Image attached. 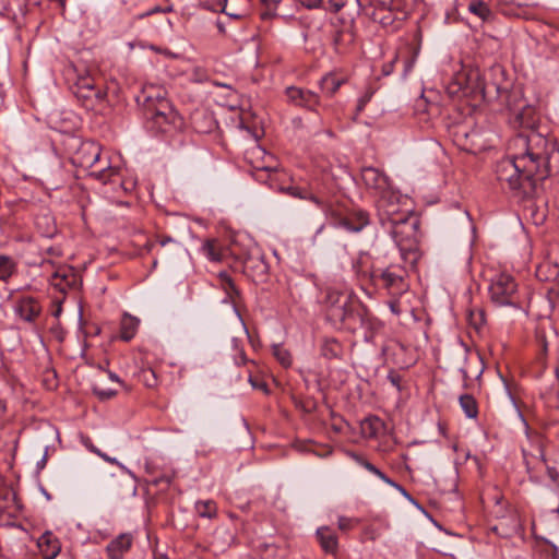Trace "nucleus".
<instances>
[{"mask_svg": "<svg viewBox=\"0 0 559 559\" xmlns=\"http://www.w3.org/2000/svg\"><path fill=\"white\" fill-rule=\"evenodd\" d=\"M516 120L526 131L512 141L519 151L496 165L497 179L507 183L516 197L533 198L538 185L547 177L559 173V147L552 138H547L534 128L538 121L537 111L532 106L524 107Z\"/></svg>", "mask_w": 559, "mask_h": 559, "instance_id": "1", "label": "nucleus"}, {"mask_svg": "<svg viewBox=\"0 0 559 559\" xmlns=\"http://www.w3.org/2000/svg\"><path fill=\"white\" fill-rule=\"evenodd\" d=\"M165 94L160 88H151L144 102L147 128L157 133H167L181 126L179 114Z\"/></svg>", "mask_w": 559, "mask_h": 559, "instance_id": "2", "label": "nucleus"}, {"mask_svg": "<svg viewBox=\"0 0 559 559\" xmlns=\"http://www.w3.org/2000/svg\"><path fill=\"white\" fill-rule=\"evenodd\" d=\"M325 305L326 317L335 326L356 330L362 324L360 306L350 294L328 288Z\"/></svg>", "mask_w": 559, "mask_h": 559, "instance_id": "3", "label": "nucleus"}, {"mask_svg": "<svg viewBox=\"0 0 559 559\" xmlns=\"http://www.w3.org/2000/svg\"><path fill=\"white\" fill-rule=\"evenodd\" d=\"M73 164L84 169H91L90 175L104 183L117 174V170L109 166L107 160H103L102 148L94 141H85L80 145L73 155Z\"/></svg>", "mask_w": 559, "mask_h": 559, "instance_id": "4", "label": "nucleus"}, {"mask_svg": "<svg viewBox=\"0 0 559 559\" xmlns=\"http://www.w3.org/2000/svg\"><path fill=\"white\" fill-rule=\"evenodd\" d=\"M370 278L391 297H401L408 292L407 271L400 263H391L388 266L372 265Z\"/></svg>", "mask_w": 559, "mask_h": 559, "instance_id": "5", "label": "nucleus"}, {"mask_svg": "<svg viewBox=\"0 0 559 559\" xmlns=\"http://www.w3.org/2000/svg\"><path fill=\"white\" fill-rule=\"evenodd\" d=\"M390 234L399 247L401 254L416 248L418 242V221L409 215H401L389 225Z\"/></svg>", "mask_w": 559, "mask_h": 559, "instance_id": "6", "label": "nucleus"}, {"mask_svg": "<svg viewBox=\"0 0 559 559\" xmlns=\"http://www.w3.org/2000/svg\"><path fill=\"white\" fill-rule=\"evenodd\" d=\"M72 92L86 109H94L102 104L107 96L103 86L98 85L88 72L78 76L72 86Z\"/></svg>", "mask_w": 559, "mask_h": 559, "instance_id": "7", "label": "nucleus"}, {"mask_svg": "<svg viewBox=\"0 0 559 559\" xmlns=\"http://www.w3.org/2000/svg\"><path fill=\"white\" fill-rule=\"evenodd\" d=\"M491 301L497 306L519 307L518 285L507 273L497 274L489 286Z\"/></svg>", "mask_w": 559, "mask_h": 559, "instance_id": "8", "label": "nucleus"}, {"mask_svg": "<svg viewBox=\"0 0 559 559\" xmlns=\"http://www.w3.org/2000/svg\"><path fill=\"white\" fill-rule=\"evenodd\" d=\"M257 170H258L257 178L259 180L266 181L272 189H278L293 198H297V199H301V200H310L322 211L329 210L326 202L319 199L317 195H314L313 193L309 192L308 190H306L304 188H300L297 186H292V185L287 186V187L277 186V179H278L280 174L275 169L270 168V167H263V168H258Z\"/></svg>", "mask_w": 559, "mask_h": 559, "instance_id": "9", "label": "nucleus"}, {"mask_svg": "<svg viewBox=\"0 0 559 559\" xmlns=\"http://www.w3.org/2000/svg\"><path fill=\"white\" fill-rule=\"evenodd\" d=\"M362 10L374 22L383 26H391L394 21V0H355Z\"/></svg>", "mask_w": 559, "mask_h": 559, "instance_id": "10", "label": "nucleus"}, {"mask_svg": "<svg viewBox=\"0 0 559 559\" xmlns=\"http://www.w3.org/2000/svg\"><path fill=\"white\" fill-rule=\"evenodd\" d=\"M328 211H324L326 216L332 219L335 226L343 227L344 229L358 233L361 231L366 226L369 225V214L362 210H355L347 215L337 213L330 204H328Z\"/></svg>", "mask_w": 559, "mask_h": 559, "instance_id": "11", "label": "nucleus"}, {"mask_svg": "<svg viewBox=\"0 0 559 559\" xmlns=\"http://www.w3.org/2000/svg\"><path fill=\"white\" fill-rule=\"evenodd\" d=\"M361 180L364 185L374 191L379 198L390 193L391 185L389 177L374 167H365L361 169Z\"/></svg>", "mask_w": 559, "mask_h": 559, "instance_id": "12", "label": "nucleus"}, {"mask_svg": "<svg viewBox=\"0 0 559 559\" xmlns=\"http://www.w3.org/2000/svg\"><path fill=\"white\" fill-rule=\"evenodd\" d=\"M285 94L290 104L316 111L320 104V97L317 93L297 86H289Z\"/></svg>", "mask_w": 559, "mask_h": 559, "instance_id": "13", "label": "nucleus"}, {"mask_svg": "<svg viewBox=\"0 0 559 559\" xmlns=\"http://www.w3.org/2000/svg\"><path fill=\"white\" fill-rule=\"evenodd\" d=\"M454 86H456V88L452 90V93L462 91L464 95L484 93L485 91V86L478 70H468L466 72L460 73L455 79L453 87Z\"/></svg>", "mask_w": 559, "mask_h": 559, "instance_id": "14", "label": "nucleus"}, {"mask_svg": "<svg viewBox=\"0 0 559 559\" xmlns=\"http://www.w3.org/2000/svg\"><path fill=\"white\" fill-rule=\"evenodd\" d=\"M400 195L393 190L386 195L379 198V210L381 212L382 224L385 225V221L389 225L393 224L395 219H399L401 215H409L408 212H402L399 206Z\"/></svg>", "mask_w": 559, "mask_h": 559, "instance_id": "15", "label": "nucleus"}, {"mask_svg": "<svg viewBox=\"0 0 559 559\" xmlns=\"http://www.w3.org/2000/svg\"><path fill=\"white\" fill-rule=\"evenodd\" d=\"M243 272L253 282H264L269 273V264L261 254H250L243 261Z\"/></svg>", "mask_w": 559, "mask_h": 559, "instance_id": "16", "label": "nucleus"}, {"mask_svg": "<svg viewBox=\"0 0 559 559\" xmlns=\"http://www.w3.org/2000/svg\"><path fill=\"white\" fill-rule=\"evenodd\" d=\"M15 313L25 322H34L41 312L38 300L32 296H24L16 300Z\"/></svg>", "mask_w": 559, "mask_h": 559, "instance_id": "17", "label": "nucleus"}, {"mask_svg": "<svg viewBox=\"0 0 559 559\" xmlns=\"http://www.w3.org/2000/svg\"><path fill=\"white\" fill-rule=\"evenodd\" d=\"M217 10L231 20H241L247 16L250 1L249 0H218Z\"/></svg>", "mask_w": 559, "mask_h": 559, "instance_id": "18", "label": "nucleus"}, {"mask_svg": "<svg viewBox=\"0 0 559 559\" xmlns=\"http://www.w3.org/2000/svg\"><path fill=\"white\" fill-rule=\"evenodd\" d=\"M133 537L129 533H122L114 538L106 547L107 556L110 559H122L130 550Z\"/></svg>", "mask_w": 559, "mask_h": 559, "instance_id": "19", "label": "nucleus"}, {"mask_svg": "<svg viewBox=\"0 0 559 559\" xmlns=\"http://www.w3.org/2000/svg\"><path fill=\"white\" fill-rule=\"evenodd\" d=\"M414 112L421 122H428L439 115L440 108L437 104L429 103L427 98L420 96L415 102Z\"/></svg>", "mask_w": 559, "mask_h": 559, "instance_id": "20", "label": "nucleus"}, {"mask_svg": "<svg viewBox=\"0 0 559 559\" xmlns=\"http://www.w3.org/2000/svg\"><path fill=\"white\" fill-rule=\"evenodd\" d=\"M219 287L225 292L226 297L224 302L233 304L234 308L238 306V298L240 297L233 278L226 273L221 272L217 276Z\"/></svg>", "mask_w": 559, "mask_h": 559, "instance_id": "21", "label": "nucleus"}, {"mask_svg": "<svg viewBox=\"0 0 559 559\" xmlns=\"http://www.w3.org/2000/svg\"><path fill=\"white\" fill-rule=\"evenodd\" d=\"M317 537L320 546L326 554L335 555L338 549V539L336 534L329 527L322 526L317 530Z\"/></svg>", "mask_w": 559, "mask_h": 559, "instance_id": "22", "label": "nucleus"}, {"mask_svg": "<svg viewBox=\"0 0 559 559\" xmlns=\"http://www.w3.org/2000/svg\"><path fill=\"white\" fill-rule=\"evenodd\" d=\"M346 82L344 76H340L334 72L326 73L320 80V88L328 96L333 97L338 88Z\"/></svg>", "mask_w": 559, "mask_h": 559, "instance_id": "23", "label": "nucleus"}, {"mask_svg": "<svg viewBox=\"0 0 559 559\" xmlns=\"http://www.w3.org/2000/svg\"><path fill=\"white\" fill-rule=\"evenodd\" d=\"M38 546L46 559H55L60 551L59 542L51 533H45L38 540Z\"/></svg>", "mask_w": 559, "mask_h": 559, "instance_id": "24", "label": "nucleus"}, {"mask_svg": "<svg viewBox=\"0 0 559 559\" xmlns=\"http://www.w3.org/2000/svg\"><path fill=\"white\" fill-rule=\"evenodd\" d=\"M139 328V320L132 316L126 314L121 320L120 337L121 340L131 341Z\"/></svg>", "mask_w": 559, "mask_h": 559, "instance_id": "25", "label": "nucleus"}, {"mask_svg": "<svg viewBox=\"0 0 559 559\" xmlns=\"http://www.w3.org/2000/svg\"><path fill=\"white\" fill-rule=\"evenodd\" d=\"M17 272V262L10 255L0 254V281L8 282Z\"/></svg>", "mask_w": 559, "mask_h": 559, "instance_id": "26", "label": "nucleus"}, {"mask_svg": "<svg viewBox=\"0 0 559 559\" xmlns=\"http://www.w3.org/2000/svg\"><path fill=\"white\" fill-rule=\"evenodd\" d=\"M361 432L367 438H376L383 428L382 420L377 416H371L361 421Z\"/></svg>", "mask_w": 559, "mask_h": 559, "instance_id": "27", "label": "nucleus"}, {"mask_svg": "<svg viewBox=\"0 0 559 559\" xmlns=\"http://www.w3.org/2000/svg\"><path fill=\"white\" fill-rule=\"evenodd\" d=\"M354 41V33L350 27L337 29L333 36L335 49L343 52L344 49Z\"/></svg>", "mask_w": 559, "mask_h": 559, "instance_id": "28", "label": "nucleus"}, {"mask_svg": "<svg viewBox=\"0 0 559 559\" xmlns=\"http://www.w3.org/2000/svg\"><path fill=\"white\" fill-rule=\"evenodd\" d=\"M203 254L211 261L218 262L223 259V251L217 239H207L202 245Z\"/></svg>", "mask_w": 559, "mask_h": 559, "instance_id": "29", "label": "nucleus"}, {"mask_svg": "<svg viewBox=\"0 0 559 559\" xmlns=\"http://www.w3.org/2000/svg\"><path fill=\"white\" fill-rule=\"evenodd\" d=\"M468 11L486 22L492 17V11L489 5L483 0H471L468 3Z\"/></svg>", "mask_w": 559, "mask_h": 559, "instance_id": "30", "label": "nucleus"}, {"mask_svg": "<svg viewBox=\"0 0 559 559\" xmlns=\"http://www.w3.org/2000/svg\"><path fill=\"white\" fill-rule=\"evenodd\" d=\"M321 353L325 358L334 359L342 356L343 347L335 338H329L323 342Z\"/></svg>", "mask_w": 559, "mask_h": 559, "instance_id": "31", "label": "nucleus"}, {"mask_svg": "<svg viewBox=\"0 0 559 559\" xmlns=\"http://www.w3.org/2000/svg\"><path fill=\"white\" fill-rule=\"evenodd\" d=\"M460 405L464 414L468 418H476L478 415V405L474 396L471 394H463L460 396Z\"/></svg>", "mask_w": 559, "mask_h": 559, "instance_id": "32", "label": "nucleus"}, {"mask_svg": "<svg viewBox=\"0 0 559 559\" xmlns=\"http://www.w3.org/2000/svg\"><path fill=\"white\" fill-rule=\"evenodd\" d=\"M195 510L201 518L214 519L217 515V506L213 500L198 501Z\"/></svg>", "mask_w": 559, "mask_h": 559, "instance_id": "33", "label": "nucleus"}, {"mask_svg": "<svg viewBox=\"0 0 559 559\" xmlns=\"http://www.w3.org/2000/svg\"><path fill=\"white\" fill-rule=\"evenodd\" d=\"M273 355L276 360L284 367L289 368L293 364L292 354L288 349L280 344H275L272 347Z\"/></svg>", "mask_w": 559, "mask_h": 559, "instance_id": "34", "label": "nucleus"}, {"mask_svg": "<svg viewBox=\"0 0 559 559\" xmlns=\"http://www.w3.org/2000/svg\"><path fill=\"white\" fill-rule=\"evenodd\" d=\"M139 379L146 388H155L158 384V378L152 368H143L139 373Z\"/></svg>", "mask_w": 559, "mask_h": 559, "instance_id": "35", "label": "nucleus"}, {"mask_svg": "<svg viewBox=\"0 0 559 559\" xmlns=\"http://www.w3.org/2000/svg\"><path fill=\"white\" fill-rule=\"evenodd\" d=\"M468 323L476 330H479L485 323V312L483 309H471L467 313Z\"/></svg>", "mask_w": 559, "mask_h": 559, "instance_id": "36", "label": "nucleus"}, {"mask_svg": "<svg viewBox=\"0 0 559 559\" xmlns=\"http://www.w3.org/2000/svg\"><path fill=\"white\" fill-rule=\"evenodd\" d=\"M369 262V255L367 253H360L353 261V270L357 275H370V269L367 270L366 264Z\"/></svg>", "mask_w": 559, "mask_h": 559, "instance_id": "37", "label": "nucleus"}, {"mask_svg": "<svg viewBox=\"0 0 559 559\" xmlns=\"http://www.w3.org/2000/svg\"><path fill=\"white\" fill-rule=\"evenodd\" d=\"M282 0H261V3L265 7V10L261 12L262 20H269L276 15V8Z\"/></svg>", "mask_w": 559, "mask_h": 559, "instance_id": "38", "label": "nucleus"}, {"mask_svg": "<svg viewBox=\"0 0 559 559\" xmlns=\"http://www.w3.org/2000/svg\"><path fill=\"white\" fill-rule=\"evenodd\" d=\"M360 520L357 518H348L341 515L337 519V527L342 532H349L359 524Z\"/></svg>", "mask_w": 559, "mask_h": 559, "instance_id": "39", "label": "nucleus"}, {"mask_svg": "<svg viewBox=\"0 0 559 559\" xmlns=\"http://www.w3.org/2000/svg\"><path fill=\"white\" fill-rule=\"evenodd\" d=\"M372 96L373 91L370 87H368L364 92V94L358 98L354 117L355 119H357V117L365 110L367 104L371 100Z\"/></svg>", "mask_w": 559, "mask_h": 559, "instance_id": "40", "label": "nucleus"}, {"mask_svg": "<svg viewBox=\"0 0 559 559\" xmlns=\"http://www.w3.org/2000/svg\"><path fill=\"white\" fill-rule=\"evenodd\" d=\"M352 457L360 466H362L364 468H366L368 472L372 473L377 477H379L381 475L382 472L377 466H374L372 463H370L368 460H366L365 457H362V456H360L358 454H355V453L352 454Z\"/></svg>", "mask_w": 559, "mask_h": 559, "instance_id": "41", "label": "nucleus"}, {"mask_svg": "<svg viewBox=\"0 0 559 559\" xmlns=\"http://www.w3.org/2000/svg\"><path fill=\"white\" fill-rule=\"evenodd\" d=\"M98 456L102 457L105 462L118 466L121 471H123L124 473H127L128 475H130L131 477L134 478V474L128 467H126L121 462H119L116 457H111L103 451L99 453Z\"/></svg>", "mask_w": 559, "mask_h": 559, "instance_id": "42", "label": "nucleus"}, {"mask_svg": "<svg viewBox=\"0 0 559 559\" xmlns=\"http://www.w3.org/2000/svg\"><path fill=\"white\" fill-rule=\"evenodd\" d=\"M233 344H234L235 349L238 352V354L235 356V362L237 365H246V364L250 362V360H248V358L246 357L245 352L241 348H239L238 341L236 338L233 340ZM251 364H254V362L251 361Z\"/></svg>", "mask_w": 559, "mask_h": 559, "instance_id": "43", "label": "nucleus"}, {"mask_svg": "<svg viewBox=\"0 0 559 559\" xmlns=\"http://www.w3.org/2000/svg\"><path fill=\"white\" fill-rule=\"evenodd\" d=\"M93 392L95 395H97L100 400H108L116 395V391L114 390H104L99 389L98 386L93 388Z\"/></svg>", "mask_w": 559, "mask_h": 559, "instance_id": "44", "label": "nucleus"}, {"mask_svg": "<svg viewBox=\"0 0 559 559\" xmlns=\"http://www.w3.org/2000/svg\"><path fill=\"white\" fill-rule=\"evenodd\" d=\"M249 382L254 389L261 390L267 393V384L258 378H254L251 373L249 374Z\"/></svg>", "mask_w": 559, "mask_h": 559, "instance_id": "45", "label": "nucleus"}, {"mask_svg": "<svg viewBox=\"0 0 559 559\" xmlns=\"http://www.w3.org/2000/svg\"><path fill=\"white\" fill-rule=\"evenodd\" d=\"M349 0H329V10L336 13L341 11Z\"/></svg>", "mask_w": 559, "mask_h": 559, "instance_id": "46", "label": "nucleus"}, {"mask_svg": "<svg viewBox=\"0 0 559 559\" xmlns=\"http://www.w3.org/2000/svg\"><path fill=\"white\" fill-rule=\"evenodd\" d=\"M388 304H389L391 311L394 314L399 316L402 313L400 297H391V299L389 300Z\"/></svg>", "mask_w": 559, "mask_h": 559, "instance_id": "47", "label": "nucleus"}, {"mask_svg": "<svg viewBox=\"0 0 559 559\" xmlns=\"http://www.w3.org/2000/svg\"><path fill=\"white\" fill-rule=\"evenodd\" d=\"M300 2V4L307 9H318L321 3H322V0H298Z\"/></svg>", "mask_w": 559, "mask_h": 559, "instance_id": "48", "label": "nucleus"}, {"mask_svg": "<svg viewBox=\"0 0 559 559\" xmlns=\"http://www.w3.org/2000/svg\"><path fill=\"white\" fill-rule=\"evenodd\" d=\"M83 444L86 447L88 451L95 453L96 455H99V453L102 452L97 447L93 444L90 438L83 439Z\"/></svg>", "mask_w": 559, "mask_h": 559, "instance_id": "49", "label": "nucleus"}, {"mask_svg": "<svg viewBox=\"0 0 559 559\" xmlns=\"http://www.w3.org/2000/svg\"><path fill=\"white\" fill-rule=\"evenodd\" d=\"M171 481V479L168 477V476H162V477H158V478H154L152 480V484H154L155 486L159 485V484H166V485H169Z\"/></svg>", "mask_w": 559, "mask_h": 559, "instance_id": "50", "label": "nucleus"}, {"mask_svg": "<svg viewBox=\"0 0 559 559\" xmlns=\"http://www.w3.org/2000/svg\"><path fill=\"white\" fill-rule=\"evenodd\" d=\"M379 478H380L381 480H383L385 484H388V485H390V486H392V487H394V488L399 487V484H397V483H395L393 479L389 478L384 473H381V475L379 476Z\"/></svg>", "mask_w": 559, "mask_h": 559, "instance_id": "51", "label": "nucleus"}, {"mask_svg": "<svg viewBox=\"0 0 559 559\" xmlns=\"http://www.w3.org/2000/svg\"><path fill=\"white\" fill-rule=\"evenodd\" d=\"M396 60H397V57H395V58L392 60V62H390V63H388V64H384V67H383V74H384V75H389V74H391V73H392V71H393V64H394V62H395Z\"/></svg>", "mask_w": 559, "mask_h": 559, "instance_id": "52", "label": "nucleus"}, {"mask_svg": "<svg viewBox=\"0 0 559 559\" xmlns=\"http://www.w3.org/2000/svg\"><path fill=\"white\" fill-rule=\"evenodd\" d=\"M47 451L45 452V454L43 455L41 460L37 462V468L38 469H43L45 466H46V463H47Z\"/></svg>", "mask_w": 559, "mask_h": 559, "instance_id": "53", "label": "nucleus"}, {"mask_svg": "<svg viewBox=\"0 0 559 559\" xmlns=\"http://www.w3.org/2000/svg\"><path fill=\"white\" fill-rule=\"evenodd\" d=\"M158 242L162 247H165L167 243L175 242V240L171 237H162Z\"/></svg>", "mask_w": 559, "mask_h": 559, "instance_id": "54", "label": "nucleus"}, {"mask_svg": "<svg viewBox=\"0 0 559 559\" xmlns=\"http://www.w3.org/2000/svg\"><path fill=\"white\" fill-rule=\"evenodd\" d=\"M167 5L163 7V13H170L174 12V4L170 2V0H166Z\"/></svg>", "mask_w": 559, "mask_h": 559, "instance_id": "55", "label": "nucleus"}, {"mask_svg": "<svg viewBox=\"0 0 559 559\" xmlns=\"http://www.w3.org/2000/svg\"><path fill=\"white\" fill-rule=\"evenodd\" d=\"M58 278H61L62 281H66L68 283V275L67 274H61L60 271H57L53 274V280L57 281Z\"/></svg>", "mask_w": 559, "mask_h": 559, "instance_id": "56", "label": "nucleus"}, {"mask_svg": "<svg viewBox=\"0 0 559 559\" xmlns=\"http://www.w3.org/2000/svg\"><path fill=\"white\" fill-rule=\"evenodd\" d=\"M395 489L399 490L407 499H412L409 493L406 491V489L404 487H402L401 485H399V487H396Z\"/></svg>", "mask_w": 559, "mask_h": 559, "instance_id": "57", "label": "nucleus"}, {"mask_svg": "<svg viewBox=\"0 0 559 559\" xmlns=\"http://www.w3.org/2000/svg\"><path fill=\"white\" fill-rule=\"evenodd\" d=\"M463 148H464L465 151L474 152V151H475V150H477L478 147H476V146L474 145V143L472 142L471 144H467V143H466V144H463Z\"/></svg>", "mask_w": 559, "mask_h": 559, "instance_id": "58", "label": "nucleus"}, {"mask_svg": "<svg viewBox=\"0 0 559 559\" xmlns=\"http://www.w3.org/2000/svg\"><path fill=\"white\" fill-rule=\"evenodd\" d=\"M548 475L552 480H556L558 477V473L555 468H548Z\"/></svg>", "mask_w": 559, "mask_h": 559, "instance_id": "59", "label": "nucleus"}, {"mask_svg": "<svg viewBox=\"0 0 559 559\" xmlns=\"http://www.w3.org/2000/svg\"><path fill=\"white\" fill-rule=\"evenodd\" d=\"M55 233V226L48 225L47 229L44 231L45 236H51Z\"/></svg>", "mask_w": 559, "mask_h": 559, "instance_id": "60", "label": "nucleus"}, {"mask_svg": "<svg viewBox=\"0 0 559 559\" xmlns=\"http://www.w3.org/2000/svg\"><path fill=\"white\" fill-rule=\"evenodd\" d=\"M150 10H151L152 15H153V14H157V13H163V11H162V10H163V7H160V5H155V7H153V8H152V9H150Z\"/></svg>", "mask_w": 559, "mask_h": 559, "instance_id": "61", "label": "nucleus"}, {"mask_svg": "<svg viewBox=\"0 0 559 559\" xmlns=\"http://www.w3.org/2000/svg\"><path fill=\"white\" fill-rule=\"evenodd\" d=\"M7 405L3 400L0 399V417H2L5 413Z\"/></svg>", "mask_w": 559, "mask_h": 559, "instance_id": "62", "label": "nucleus"}, {"mask_svg": "<svg viewBox=\"0 0 559 559\" xmlns=\"http://www.w3.org/2000/svg\"><path fill=\"white\" fill-rule=\"evenodd\" d=\"M151 15H152L151 10H147V11H145V12H143V13L139 14V15L136 16V19H138V20H143V19L148 17V16H151Z\"/></svg>", "mask_w": 559, "mask_h": 559, "instance_id": "63", "label": "nucleus"}, {"mask_svg": "<svg viewBox=\"0 0 559 559\" xmlns=\"http://www.w3.org/2000/svg\"><path fill=\"white\" fill-rule=\"evenodd\" d=\"M154 559H170V558H168V556H166L164 554H156L154 556Z\"/></svg>", "mask_w": 559, "mask_h": 559, "instance_id": "64", "label": "nucleus"}]
</instances>
